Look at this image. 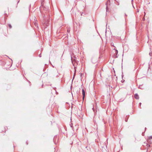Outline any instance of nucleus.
Wrapping results in <instances>:
<instances>
[{"instance_id":"obj_14","label":"nucleus","mask_w":152,"mask_h":152,"mask_svg":"<svg viewBox=\"0 0 152 152\" xmlns=\"http://www.w3.org/2000/svg\"><path fill=\"white\" fill-rule=\"evenodd\" d=\"M46 17L44 16H43V19H45V18Z\"/></svg>"},{"instance_id":"obj_15","label":"nucleus","mask_w":152,"mask_h":152,"mask_svg":"<svg viewBox=\"0 0 152 152\" xmlns=\"http://www.w3.org/2000/svg\"><path fill=\"white\" fill-rule=\"evenodd\" d=\"M4 14H5V16L7 15V14L6 13H4Z\"/></svg>"},{"instance_id":"obj_23","label":"nucleus","mask_w":152,"mask_h":152,"mask_svg":"<svg viewBox=\"0 0 152 152\" xmlns=\"http://www.w3.org/2000/svg\"><path fill=\"white\" fill-rule=\"evenodd\" d=\"M115 1H116V0H115Z\"/></svg>"},{"instance_id":"obj_18","label":"nucleus","mask_w":152,"mask_h":152,"mask_svg":"<svg viewBox=\"0 0 152 152\" xmlns=\"http://www.w3.org/2000/svg\"><path fill=\"white\" fill-rule=\"evenodd\" d=\"M48 25H47V23L46 24V26H47Z\"/></svg>"},{"instance_id":"obj_13","label":"nucleus","mask_w":152,"mask_h":152,"mask_svg":"<svg viewBox=\"0 0 152 152\" xmlns=\"http://www.w3.org/2000/svg\"><path fill=\"white\" fill-rule=\"evenodd\" d=\"M149 139H152V136H150L149 137Z\"/></svg>"},{"instance_id":"obj_7","label":"nucleus","mask_w":152,"mask_h":152,"mask_svg":"<svg viewBox=\"0 0 152 152\" xmlns=\"http://www.w3.org/2000/svg\"><path fill=\"white\" fill-rule=\"evenodd\" d=\"M111 46H113L114 47H115V46H114V44H113V43H111Z\"/></svg>"},{"instance_id":"obj_12","label":"nucleus","mask_w":152,"mask_h":152,"mask_svg":"<svg viewBox=\"0 0 152 152\" xmlns=\"http://www.w3.org/2000/svg\"><path fill=\"white\" fill-rule=\"evenodd\" d=\"M34 24L35 26H37V23L36 22H35Z\"/></svg>"},{"instance_id":"obj_9","label":"nucleus","mask_w":152,"mask_h":152,"mask_svg":"<svg viewBox=\"0 0 152 152\" xmlns=\"http://www.w3.org/2000/svg\"><path fill=\"white\" fill-rule=\"evenodd\" d=\"M9 26L10 27V28H12V26L10 24H9Z\"/></svg>"},{"instance_id":"obj_1","label":"nucleus","mask_w":152,"mask_h":152,"mask_svg":"<svg viewBox=\"0 0 152 152\" xmlns=\"http://www.w3.org/2000/svg\"><path fill=\"white\" fill-rule=\"evenodd\" d=\"M71 60L73 66H74V64L75 63H77V61L76 60V58L74 56H72L71 55Z\"/></svg>"},{"instance_id":"obj_20","label":"nucleus","mask_w":152,"mask_h":152,"mask_svg":"<svg viewBox=\"0 0 152 152\" xmlns=\"http://www.w3.org/2000/svg\"><path fill=\"white\" fill-rule=\"evenodd\" d=\"M55 138V137H54V138H53V140H54V138Z\"/></svg>"},{"instance_id":"obj_17","label":"nucleus","mask_w":152,"mask_h":152,"mask_svg":"<svg viewBox=\"0 0 152 152\" xmlns=\"http://www.w3.org/2000/svg\"><path fill=\"white\" fill-rule=\"evenodd\" d=\"M39 57H41V55H40H40H39Z\"/></svg>"},{"instance_id":"obj_8","label":"nucleus","mask_w":152,"mask_h":152,"mask_svg":"<svg viewBox=\"0 0 152 152\" xmlns=\"http://www.w3.org/2000/svg\"><path fill=\"white\" fill-rule=\"evenodd\" d=\"M106 11L107 12L108 11V7H107V6H106Z\"/></svg>"},{"instance_id":"obj_22","label":"nucleus","mask_w":152,"mask_h":152,"mask_svg":"<svg viewBox=\"0 0 152 152\" xmlns=\"http://www.w3.org/2000/svg\"><path fill=\"white\" fill-rule=\"evenodd\" d=\"M94 108H92V109L94 110Z\"/></svg>"},{"instance_id":"obj_19","label":"nucleus","mask_w":152,"mask_h":152,"mask_svg":"<svg viewBox=\"0 0 152 152\" xmlns=\"http://www.w3.org/2000/svg\"><path fill=\"white\" fill-rule=\"evenodd\" d=\"M125 16H127V15H126V14H125Z\"/></svg>"},{"instance_id":"obj_3","label":"nucleus","mask_w":152,"mask_h":152,"mask_svg":"<svg viewBox=\"0 0 152 152\" xmlns=\"http://www.w3.org/2000/svg\"><path fill=\"white\" fill-rule=\"evenodd\" d=\"M82 94L83 95V99L84 100L85 96V91L83 89L82 90Z\"/></svg>"},{"instance_id":"obj_21","label":"nucleus","mask_w":152,"mask_h":152,"mask_svg":"<svg viewBox=\"0 0 152 152\" xmlns=\"http://www.w3.org/2000/svg\"><path fill=\"white\" fill-rule=\"evenodd\" d=\"M140 104H141V103H140Z\"/></svg>"},{"instance_id":"obj_10","label":"nucleus","mask_w":152,"mask_h":152,"mask_svg":"<svg viewBox=\"0 0 152 152\" xmlns=\"http://www.w3.org/2000/svg\"><path fill=\"white\" fill-rule=\"evenodd\" d=\"M67 32L68 33H69V31H70V30L69 29H67Z\"/></svg>"},{"instance_id":"obj_5","label":"nucleus","mask_w":152,"mask_h":152,"mask_svg":"<svg viewBox=\"0 0 152 152\" xmlns=\"http://www.w3.org/2000/svg\"><path fill=\"white\" fill-rule=\"evenodd\" d=\"M79 74L81 79H82L83 77V73H80Z\"/></svg>"},{"instance_id":"obj_6","label":"nucleus","mask_w":152,"mask_h":152,"mask_svg":"<svg viewBox=\"0 0 152 152\" xmlns=\"http://www.w3.org/2000/svg\"><path fill=\"white\" fill-rule=\"evenodd\" d=\"M149 55L150 56H152V52H150L149 53Z\"/></svg>"},{"instance_id":"obj_2","label":"nucleus","mask_w":152,"mask_h":152,"mask_svg":"<svg viewBox=\"0 0 152 152\" xmlns=\"http://www.w3.org/2000/svg\"><path fill=\"white\" fill-rule=\"evenodd\" d=\"M113 50H115V53H114V56L115 58H117L118 56H117V55L118 53V50L115 49H114Z\"/></svg>"},{"instance_id":"obj_11","label":"nucleus","mask_w":152,"mask_h":152,"mask_svg":"<svg viewBox=\"0 0 152 152\" xmlns=\"http://www.w3.org/2000/svg\"><path fill=\"white\" fill-rule=\"evenodd\" d=\"M133 0H132V4H133ZM133 5V7H134L133 5Z\"/></svg>"},{"instance_id":"obj_16","label":"nucleus","mask_w":152,"mask_h":152,"mask_svg":"<svg viewBox=\"0 0 152 152\" xmlns=\"http://www.w3.org/2000/svg\"><path fill=\"white\" fill-rule=\"evenodd\" d=\"M138 88H140V89H142V88H141L140 87V86H139Z\"/></svg>"},{"instance_id":"obj_4","label":"nucleus","mask_w":152,"mask_h":152,"mask_svg":"<svg viewBox=\"0 0 152 152\" xmlns=\"http://www.w3.org/2000/svg\"><path fill=\"white\" fill-rule=\"evenodd\" d=\"M134 97L136 99H138L139 98V97L137 94H136L134 95Z\"/></svg>"}]
</instances>
